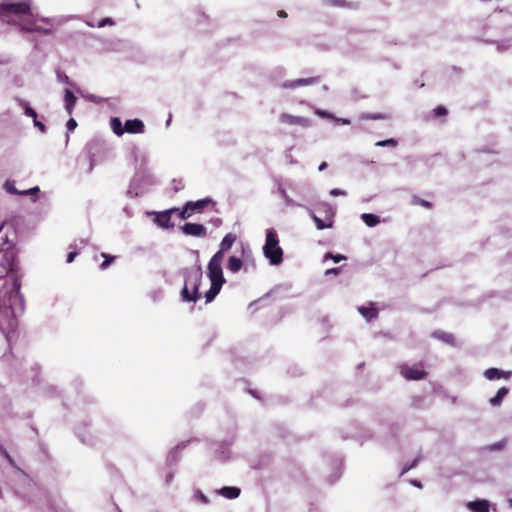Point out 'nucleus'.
I'll return each instance as SVG.
<instances>
[{"instance_id": "nucleus-42", "label": "nucleus", "mask_w": 512, "mask_h": 512, "mask_svg": "<svg viewBox=\"0 0 512 512\" xmlns=\"http://www.w3.org/2000/svg\"><path fill=\"white\" fill-rule=\"evenodd\" d=\"M66 126L69 131H73L77 126V122L73 118H71L68 120Z\"/></svg>"}, {"instance_id": "nucleus-22", "label": "nucleus", "mask_w": 512, "mask_h": 512, "mask_svg": "<svg viewBox=\"0 0 512 512\" xmlns=\"http://www.w3.org/2000/svg\"><path fill=\"white\" fill-rule=\"evenodd\" d=\"M361 219L368 227H374L380 223V217L371 213H363Z\"/></svg>"}, {"instance_id": "nucleus-50", "label": "nucleus", "mask_w": 512, "mask_h": 512, "mask_svg": "<svg viewBox=\"0 0 512 512\" xmlns=\"http://www.w3.org/2000/svg\"><path fill=\"white\" fill-rule=\"evenodd\" d=\"M326 167H327V163H326V162H322V163L319 165L318 170H319V171H323V170H325V169H326Z\"/></svg>"}, {"instance_id": "nucleus-21", "label": "nucleus", "mask_w": 512, "mask_h": 512, "mask_svg": "<svg viewBox=\"0 0 512 512\" xmlns=\"http://www.w3.org/2000/svg\"><path fill=\"white\" fill-rule=\"evenodd\" d=\"M508 393H509L508 388H506V387L500 388L497 391L496 395L489 400V403L492 406H499Z\"/></svg>"}, {"instance_id": "nucleus-3", "label": "nucleus", "mask_w": 512, "mask_h": 512, "mask_svg": "<svg viewBox=\"0 0 512 512\" xmlns=\"http://www.w3.org/2000/svg\"><path fill=\"white\" fill-rule=\"evenodd\" d=\"M202 276L203 273L200 266L186 270L184 287L181 291L183 301L196 302L199 299L198 290Z\"/></svg>"}, {"instance_id": "nucleus-26", "label": "nucleus", "mask_w": 512, "mask_h": 512, "mask_svg": "<svg viewBox=\"0 0 512 512\" xmlns=\"http://www.w3.org/2000/svg\"><path fill=\"white\" fill-rule=\"evenodd\" d=\"M242 260L235 256H231L228 260L227 268L233 273L238 272L242 267Z\"/></svg>"}, {"instance_id": "nucleus-9", "label": "nucleus", "mask_w": 512, "mask_h": 512, "mask_svg": "<svg viewBox=\"0 0 512 512\" xmlns=\"http://www.w3.org/2000/svg\"><path fill=\"white\" fill-rule=\"evenodd\" d=\"M401 375L407 380H420L426 375V372L420 365H402L400 368Z\"/></svg>"}, {"instance_id": "nucleus-1", "label": "nucleus", "mask_w": 512, "mask_h": 512, "mask_svg": "<svg viewBox=\"0 0 512 512\" xmlns=\"http://www.w3.org/2000/svg\"><path fill=\"white\" fill-rule=\"evenodd\" d=\"M6 264L2 265L6 268V276L4 279L5 292L0 306V329L12 331L17 326V318L22 316L25 310L24 296L21 294V279L24 275L20 263L11 254L5 255Z\"/></svg>"}, {"instance_id": "nucleus-14", "label": "nucleus", "mask_w": 512, "mask_h": 512, "mask_svg": "<svg viewBox=\"0 0 512 512\" xmlns=\"http://www.w3.org/2000/svg\"><path fill=\"white\" fill-rule=\"evenodd\" d=\"M318 82H319L318 77H310V78L296 79V80H292V81H285L282 83L281 86L284 89H292V88H297V87H301V86L313 85Z\"/></svg>"}, {"instance_id": "nucleus-5", "label": "nucleus", "mask_w": 512, "mask_h": 512, "mask_svg": "<svg viewBox=\"0 0 512 512\" xmlns=\"http://www.w3.org/2000/svg\"><path fill=\"white\" fill-rule=\"evenodd\" d=\"M14 15L16 17L26 16V19L34 17L31 11V0L11 1L3 0L0 3V17Z\"/></svg>"}, {"instance_id": "nucleus-44", "label": "nucleus", "mask_w": 512, "mask_h": 512, "mask_svg": "<svg viewBox=\"0 0 512 512\" xmlns=\"http://www.w3.org/2000/svg\"><path fill=\"white\" fill-rule=\"evenodd\" d=\"M340 270H341V268H330V269L326 270L325 275H332V274L337 275V274H339Z\"/></svg>"}, {"instance_id": "nucleus-6", "label": "nucleus", "mask_w": 512, "mask_h": 512, "mask_svg": "<svg viewBox=\"0 0 512 512\" xmlns=\"http://www.w3.org/2000/svg\"><path fill=\"white\" fill-rule=\"evenodd\" d=\"M154 184V179L151 175L139 173L134 176L128 188V195L130 197H137L144 194L148 187Z\"/></svg>"}, {"instance_id": "nucleus-59", "label": "nucleus", "mask_w": 512, "mask_h": 512, "mask_svg": "<svg viewBox=\"0 0 512 512\" xmlns=\"http://www.w3.org/2000/svg\"><path fill=\"white\" fill-rule=\"evenodd\" d=\"M171 478H172V475L170 474V475H168L166 481L169 482L171 480Z\"/></svg>"}, {"instance_id": "nucleus-11", "label": "nucleus", "mask_w": 512, "mask_h": 512, "mask_svg": "<svg viewBox=\"0 0 512 512\" xmlns=\"http://www.w3.org/2000/svg\"><path fill=\"white\" fill-rule=\"evenodd\" d=\"M279 121L286 125L291 126H301V127H309L311 126V121L308 118L301 116H294L288 113H281L279 115Z\"/></svg>"}, {"instance_id": "nucleus-54", "label": "nucleus", "mask_w": 512, "mask_h": 512, "mask_svg": "<svg viewBox=\"0 0 512 512\" xmlns=\"http://www.w3.org/2000/svg\"><path fill=\"white\" fill-rule=\"evenodd\" d=\"M331 257H334V255L331 252H328L325 254L324 259H331Z\"/></svg>"}, {"instance_id": "nucleus-53", "label": "nucleus", "mask_w": 512, "mask_h": 512, "mask_svg": "<svg viewBox=\"0 0 512 512\" xmlns=\"http://www.w3.org/2000/svg\"><path fill=\"white\" fill-rule=\"evenodd\" d=\"M420 204H421L422 206H424V207H429V206H430V203H429V202H427V201H425V200H421V201H420Z\"/></svg>"}, {"instance_id": "nucleus-10", "label": "nucleus", "mask_w": 512, "mask_h": 512, "mask_svg": "<svg viewBox=\"0 0 512 512\" xmlns=\"http://www.w3.org/2000/svg\"><path fill=\"white\" fill-rule=\"evenodd\" d=\"M178 211V209L173 208L169 210H165L163 212H155L153 213L154 219L153 221L161 228L169 229L174 227V223L171 220V214Z\"/></svg>"}, {"instance_id": "nucleus-38", "label": "nucleus", "mask_w": 512, "mask_h": 512, "mask_svg": "<svg viewBox=\"0 0 512 512\" xmlns=\"http://www.w3.org/2000/svg\"><path fill=\"white\" fill-rule=\"evenodd\" d=\"M6 460L8 461V463L14 467L17 471H19L21 474H24V472L16 465L14 459L10 456V454H6Z\"/></svg>"}, {"instance_id": "nucleus-15", "label": "nucleus", "mask_w": 512, "mask_h": 512, "mask_svg": "<svg viewBox=\"0 0 512 512\" xmlns=\"http://www.w3.org/2000/svg\"><path fill=\"white\" fill-rule=\"evenodd\" d=\"M511 375L512 371H504L498 368H488L484 371V377L490 381L500 378L509 379Z\"/></svg>"}, {"instance_id": "nucleus-35", "label": "nucleus", "mask_w": 512, "mask_h": 512, "mask_svg": "<svg viewBox=\"0 0 512 512\" xmlns=\"http://www.w3.org/2000/svg\"><path fill=\"white\" fill-rule=\"evenodd\" d=\"M101 255L105 258V260L100 265V268L106 269L110 265V263L113 261L114 257L107 256L105 253H102Z\"/></svg>"}, {"instance_id": "nucleus-33", "label": "nucleus", "mask_w": 512, "mask_h": 512, "mask_svg": "<svg viewBox=\"0 0 512 512\" xmlns=\"http://www.w3.org/2000/svg\"><path fill=\"white\" fill-rule=\"evenodd\" d=\"M421 460V457L418 456L416 457L411 464L409 465H406L403 467L401 473H400V476L404 475L405 473H407L409 470L415 468L417 466V464L419 463V461Z\"/></svg>"}, {"instance_id": "nucleus-34", "label": "nucleus", "mask_w": 512, "mask_h": 512, "mask_svg": "<svg viewBox=\"0 0 512 512\" xmlns=\"http://www.w3.org/2000/svg\"><path fill=\"white\" fill-rule=\"evenodd\" d=\"M314 113L322 118H327V119L334 118V116L331 113H329L328 111H325V110L315 109Z\"/></svg>"}, {"instance_id": "nucleus-41", "label": "nucleus", "mask_w": 512, "mask_h": 512, "mask_svg": "<svg viewBox=\"0 0 512 512\" xmlns=\"http://www.w3.org/2000/svg\"><path fill=\"white\" fill-rule=\"evenodd\" d=\"M434 113H435L436 116H442V115H445L447 113V110H446L445 107L439 106L436 109H434Z\"/></svg>"}, {"instance_id": "nucleus-24", "label": "nucleus", "mask_w": 512, "mask_h": 512, "mask_svg": "<svg viewBox=\"0 0 512 512\" xmlns=\"http://www.w3.org/2000/svg\"><path fill=\"white\" fill-rule=\"evenodd\" d=\"M236 241V236L232 233H228L224 236L220 243V249L222 251H228Z\"/></svg>"}, {"instance_id": "nucleus-12", "label": "nucleus", "mask_w": 512, "mask_h": 512, "mask_svg": "<svg viewBox=\"0 0 512 512\" xmlns=\"http://www.w3.org/2000/svg\"><path fill=\"white\" fill-rule=\"evenodd\" d=\"M181 230L185 235L194 237H205L207 234L206 228L197 223H186L181 227Z\"/></svg>"}, {"instance_id": "nucleus-19", "label": "nucleus", "mask_w": 512, "mask_h": 512, "mask_svg": "<svg viewBox=\"0 0 512 512\" xmlns=\"http://www.w3.org/2000/svg\"><path fill=\"white\" fill-rule=\"evenodd\" d=\"M87 241L84 240V239H81L79 241V245L77 243H74V244H71L69 246V248L71 249V251L68 253L67 255V263H71L74 261L75 257L77 256L78 254V251L77 249H80V248H83L85 245H86Z\"/></svg>"}, {"instance_id": "nucleus-43", "label": "nucleus", "mask_w": 512, "mask_h": 512, "mask_svg": "<svg viewBox=\"0 0 512 512\" xmlns=\"http://www.w3.org/2000/svg\"><path fill=\"white\" fill-rule=\"evenodd\" d=\"M33 122H34V126L35 127L39 128V130L41 132H45L46 128H45V125L42 122L38 121L37 118L34 119Z\"/></svg>"}, {"instance_id": "nucleus-56", "label": "nucleus", "mask_w": 512, "mask_h": 512, "mask_svg": "<svg viewBox=\"0 0 512 512\" xmlns=\"http://www.w3.org/2000/svg\"><path fill=\"white\" fill-rule=\"evenodd\" d=\"M279 16H280V17H286V16H287V14H286V12H284V11H279Z\"/></svg>"}, {"instance_id": "nucleus-8", "label": "nucleus", "mask_w": 512, "mask_h": 512, "mask_svg": "<svg viewBox=\"0 0 512 512\" xmlns=\"http://www.w3.org/2000/svg\"><path fill=\"white\" fill-rule=\"evenodd\" d=\"M210 202L211 200L209 198L201 199L195 202H187L179 213L180 218L186 220L190 218L194 213H201Z\"/></svg>"}, {"instance_id": "nucleus-30", "label": "nucleus", "mask_w": 512, "mask_h": 512, "mask_svg": "<svg viewBox=\"0 0 512 512\" xmlns=\"http://www.w3.org/2000/svg\"><path fill=\"white\" fill-rule=\"evenodd\" d=\"M192 500L198 501L204 505H207L209 503L208 497L201 490H195Z\"/></svg>"}, {"instance_id": "nucleus-32", "label": "nucleus", "mask_w": 512, "mask_h": 512, "mask_svg": "<svg viewBox=\"0 0 512 512\" xmlns=\"http://www.w3.org/2000/svg\"><path fill=\"white\" fill-rule=\"evenodd\" d=\"M377 147H396L397 141L393 138L386 139V140H380L375 143Z\"/></svg>"}, {"instance_id": "nucleus-51", "label": "nucleus", "mask_w": 512, "mask_h": 512, "mask_svg": "<svg viewBox=\"0 0 512 512\" xmlns=\"http://www.w3.org/2000/svg\"><path fill=\"white\" fill-rule=\"evenodd\" d=\"M0 453L6 457V454H9L8 451L3 447V446H0Z\"/></svg>"}, {"instance_id": "nucleus-16", "label": "nucleus", "mask_w": 512, "mask_h": 512, "mask_svg": "<svg viewBox=\"0 0 512 512\" xmlns=\"http://www.w3.org/2000/svg\"><path fill=\"white\" fill-rule=\"evenodd\" d=\"M125 132L141 134L144 132V123L140 119H131L125 122Z\"/></svg>"}, {"instance_id": "nucleus-25", "label": "nucleus", "mask_w": 512, "mask_h": 512, "mask_svg": "<svg viewBox=\"0 0 512 512\" xmlns=\"http://www.w3.org/2000/svg\"><path fill=\"white\" fill-rule=\"evenodd\" d=\"M358 311L368 321L372 320L373 318H376L377 316V310L373 307L361 306L358 308Z\"/></svg>"}, {"instance_id": "nucleus-4", "label": "nucleus", "mask_w": 512, "mask_h": 512, "mask_svg": "<svg viewBox=\"0 0 512 512\" xmlns=\"http://www.w3.org/2000/svg\"><path fill=\"white\" fill-rule=\"evenodd\" d=\"M263 254L271 265L277 266L283 261V250L279 245L277 232L273 228L266 230Z\"/></svg>"}, {"instance_id": "nucleus-46", "label": "nucleus", "mask_w": 512, "mask_h": 512, "mask_svg": "<svg viewBox=\"0 0 512 512\" xmlns=\"http://www.w3.org/2000/svg\"><path fill=\"white\" fill-rule=\"evenodd\" d=\"M331 259H332L334 262L338 263V262H340L341 260L345 259V256H343V255H334V257H331Z\"/></svg>"}, {"instance_id": "nucleus-49", "label": "nucleus", "mask_w": 512, "mask_h": 512, "mask_svg": "<svg viewBox=\"0 0 512 512\" xmlns=\"http://www.w3.org/2000/svg\"><path fill=\"white\" fill-rule=\"evenodd\" d=\"M40 21L42 22H45V23H51L54 21V19H51V18H45V17H42L39 19Z\"/></svg>"}, {"instance_id": "nucleus-48", "label": "nucleus", "mask_w": 512, "mask_h": 512, "mask_svg": "<svg viewBox=\"0 0 512 512\" xmlns=\"http://www.w3.org/2000/svg\"><path fill=\"white\" fill-rule=\"evenodd\" d=\"M411 484L417 488H422V484L418 480H411Z\"/></svg>"}, {"instance_id": "nucleus-29", "label": "nucleus", "mask_w": 512, "mask_h": 512, "mask_svg": "<svg viewBox=\"0 0 512 512\" xmlns=\"http://www.w3.org/2000/svg\"><path fill=\"white\" fill-rule=\"evenodd\" d=\"M434 336L443 342L449 343L452 346L454 345V337L451 334L445 333V332H435Z\"/></svg>"}, {"instance_id": "nucleus-23", "label": "nucleus", "mask_w": 512, "mask_h": 512, "mask_svg": "<svg viewBox=\"0 0 512 512\" xmlns=\"http://www.w3.org/2000/svg\"><path fill=\"white\" fill-rule=\"evenodd\" d=\"M110 127L117 136H121L125 132V126H122V122L118 117H113L111 119Z\"/></svg>"}, {"instance_id": "nucleus-17", "label": "nucleus", "mask_w": 512, "mask_h": 512, "mask_svg": "<svg viewBox=\"0 0 512 512\" xmlns=\"http://www.w3.org/2000/svg\"><path fill=\"white\" fill-rule=\"evenodd\" d=\"M489 507V502L484 499H478L467 503V508L472 512H488Z\"/></svg>"}, {"instance_id": "nucleus-39", "label": "nucleus", "mask_w": 512, "mask_h": 512, "mask_svg": "<svg viewBox=\"0 0 512 512\" xmlns=\"http://www.w3.org/2000/svg\"><path fill=\"white\" fill-rule=\"evenodd\" d=\"M114 21L111 18H104L98 23V27L102 28L106 25H113Z\"/></svg>"}, {"instance_id": "nucleus-27", "label": "nucleus", "mask_w": 512, "mask_h": 512, "mask_svg": "<svg viewBox=\"0 0 512 512\" xmlns=\"http://www.w3.org/2000/svg\"><path fill=\"white\" fill-rule=\"evenodd\" d=\"M19 105L24 109V113L26 116L32 117L33 120L37 118L36 111L29 106L28 102L23 99H17Z\"/></svg>"}, {"instance_id": "nucleus-45", "label": "nucleus", "mask_w": 512, "mask_h": 512, "mask_svg": "<svg viewBox=\"0 0 512 512\" xmlns=\"http://www.w3.org/2000/svg\"><path fill=\"white\" fill-rule=\"evenodd\" d=\"M333 120H335L336 122L341 123L343 125L350 124V120L347 119V118H337V117L334 116Z\"/></svg>"}, {"instance_id": "nucleus-58", "label": "nucleus", "mask_w": 512, "mask_h": 512, "mask_svg": "<svg viewBox=\"0 0 512 512\" xmlns=\"http://www.w3.org/2000/svg\"><path fill=\"white\" fill-rule=\"evenodd\" d=\"M508 506L512 509V498L507 500Z\"/></svg>"}, {"instance_id": "nucleus-20", "label": "nucleus", "mask_w": 512, "mask_h": 512, "mask_svg": "<svg viewBox=\"0 0 512 512\" xmlns=\"http://www.w3.org/2000/svg\"><path fill=\"white\" fill-rule=\"evenodd\" d=\"M64 100H65V109L68 114H71L74 109L75 103H76V97L70 90H65Z\"/></svg>"}, {"instance_id": "nucleus-36", "label": "nucleus", "mask_w": 512, "mask_h": 512, "mask_svg": "<svg viewBox=\"0 0 512 512\" xmlns=\"http://www.w3.org/2000/svg\"><path fill=\"white\" fill-rule=\"evenodd\" d=\"M39 191H40L39 187H38V186H35V187L30 188V189H27V190H22V191H21V195H31V196H34V195H36Z\"/></svg>"}, {"instance_id": "nucleus-47", "label": "nucleus", "mask_w": 512, "mask_h": 512, "mask_svg": "<svg viewBox=\"0 0 512 512\" xmlns=\"http://www.w3.org/2000/svg\"><path fill=\"white\" fill-rule=\"evenodd\" d=\"M175 451H171L168 455V461H176V457H175Z\"/></svg>"}, {"instance_id": "nucleus-18", "label": "nucleus", "mask_w": 512, "mask_h": 512, "mask_svg": "<svg viewBox=\"0 0 512 512\" xmlns=\"http://www.w3.org/2000/svg\"><path fill=\"white\" fill-rule=\"evenodd\" d=\"M217 493L227 499H235L240 495L241 490L238 487L225 486L217 490Z\"/></svg>"}, {"instance_id": "nucleus-2", "label": "nucleus", "mask_w": 512, "mask_h": 512, "mask_svg": "<svg viewBox=\"0 0 512 512\" xmlns=\"http://www.w3.org/2000/svg\"><path fill=\"white\" fill-rule=\"evenodd\" d=\"M225 252L226 251L219 249L208 263V277L211 286L205 294L206 302H211L219 294L223 284L226 282L222 271V262Z\"/></svg>"}, {"instance_id": "nucleus-60", "label": "nucleus", "mask_w": 512, "mask_h": 512, "mask_svg": "<svg viewBox=\"0 0 512 512\" xmlns=\"http://www.w3.org/2000/svg\"><path fill=\"white\" fill-rule=\"evenodd\" d=\"M391 433H392L393 436H395V431H394L393 428H391Z\"/></svg>"}, {"instance_id": "nucleus-40", "label": "nucleus", "mask_w": 512, "mask_h": 512, "mask_svg": "<svg viewBox=\"0 0 512 512\" xmlns=\"http://www.w3.org/2000/svg\"><path fill=\"white\" fill-rule=\"evenodd\" d=\"M330 195L331 196H345L346 191L341 190L339 188H334V189L330 190Z\"/></svg>"}, {"instance_id": "nucleus-28", "label": "nucleus", "mask_w": 512, "mask_h": 512, "mask_svg": "<svg viewBox=\"0 0 512 512\" xmlns=\"http://www.w3.org/2000/svg\"><path fill=\"white\" fill-rule=\"evenodd\" d=\"M279 192L282 196V198L285 201V204L287 206H302L300 203L295 202L286 192V190L282 187H279Z\"/></svg>"}, {"instance_id": "nucleus-31", "label": "nucleus", "mask_w": 512, "mask_h": 512, "mask_svg": "<svg viewBox=\"0 0 512 512\" xmlns=\"http://www.w3.org/2000/svg\"><path fill=\"white\" fill-rule=\"evenodd\" d=\"M4 188L10 194L21 195V191L16 189L15 184H14L13 181L7 180L4 183Z\"/></svg>"}, {"instance_id": "nucleus-7", "label": "nucleus", "mask_w": 512, "mask_h": 512, "mask_svg": "<svg viewBox=\"0 0 512 512\" xmlns=\"http://www.w3.org/2000/svg\"><path fill=\"white\" fill-rule=\"evenodd\" d=\"M320 208L323 210V212L325 214L324 219L318 217L313 210L307 209L309 216L315 222L318 230L331 228L333 225V218L335 215V211H334L333 207L327 203H322L320 205Z\"/></svg>"}, {"instance_id": "nucleus-52", "label": "nucleus", "mask_w": 512, "mask_h": 512, "mask_svg": "<svg viewBox=\"0 0 512 512\" xmlns=\"http://www.w3.org/2000/svg\"><path fill=\"white\" fill-rule=\"evenodd\" d=\"M369 118H370V119H374V120H376V119H382V118H383V116H382V115H380V114H375V115L370 116Z\"/></svg>"}, {"instance_id": "nucleus-55", "label": "nucleus", "mask_w": 512, "mask_h": 512, "mask_svg": "<svg viewBox=\"0 0 512 512\" xmlns=\"http://www.w3.org/2000/svg\"><path fill=\"white\" fill-rule=\"evenodd\" d=\"M251 395H253L255 398L259 399L260 397L258 396V394L256 393V391L254 390H250L249 391Z\"/></svg>"}, {"instance_id": "nucleus-37", "label": "nucleus", "mask_w": 512, "mask_h": 512, "mask_svg": "<svg viewBox=\"0 0 512 512\" xmlns=\"http://www.w3.org/2000/svg\"><path fill=\"white\" fill-rule=\"evenodd\" d=\"M57 79H58L59 82H63V83H66L68 85H71L69 77L66 74L62 73V72H57Z\"/></svg>"}, {"instance_id": "nucleus-13", "label": "nucleus", "mask_w": 512, "mask_h": 512, "mask_svg": "<svg viewBox=\"0 0 512 512\" xmlns=\"http://www.w3.org/2000/svg\"><path fill=\"white\" fill-rule=\"evenodd\" d=\"M20 27L23 31L26 32H40L43 34H50L52 32L51 29L42 28L36 25V17L34 16L31 19H24L20 23Z\"/></svg>"}, {"instance_id": "nucleus-57", "label": "nucleus", "mask_w": 512, "mask_h": 512, "mask_svg": "<svg viewBox=\"0 0 512 512\" xmlns=\"http://www.w3.org/2000/svg\"><path fill=\"white\" fill-rule=\"evenodd\" d=\"M329 3H332V4H338L339 3V0H327Z\"/></svg>"}]
</instances>
